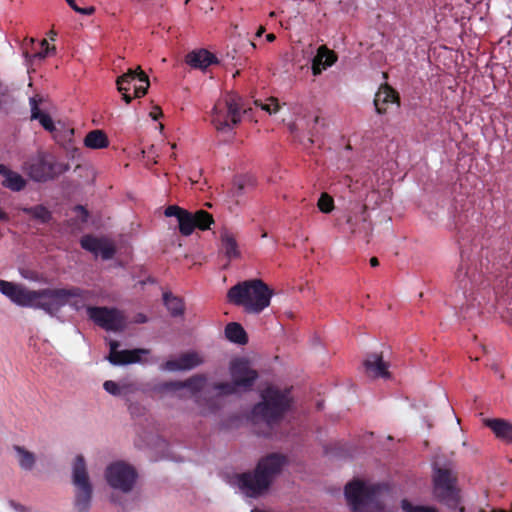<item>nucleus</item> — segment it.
<instances>
[{"mask_svg": "<svg viewBox=\"0 0 512 512\" xmlns=\"http://www.w3.org/2000/svg\"><path fill=\"white\" fill-rule=\"evenodd\" d=\"M457 478L449 469L437 468L433 476L434 495L436 499L451 510L458 509L464 512L465 508L460 506V489L456 486Z\"/></svg>", "mask_w": 512, "mask_h": 512, "instance_id": "6", "label": "nucleus"}, {"mask_svg": "<svg viewBox=\"0 0 512 512\" xmlns=\"http://www.w3.org/2000/svg\"><path fill=\"white\" fill-rule=\"evenodd\" d=\"M230 372L235 384L242 391L251 390L258 378V372L252 369L249 362L245 359L234 360L231 363Z\"/></svg>", "mask_w": 512, "mask_h": 512, "instance_id": "14", "label": "nucleus"}, {"mask_svg": "<svg viewBox=\"0 0 512 512\" xmlns=\"http://www.w3.org/2000/svg\"><path fill=\"white\" fill-rule=\"evenodd\" d=\"M317 206L321 212L330 213L334 209V200L327 193H322Z\"/></svg>", "mask_w": 512, "mask_h": 512, "instance_id": "37", "label": "nucleus"}, {"mask_svg": "<svg viewBox=\"0 0 512 512\" xmlns=\"http://www.w3.org/2000/svg\"><path fill=\"white\" fill-rule=\"evenodd\" d=\"M87 313L95 324L107 331L119 332L125 328V317L116 308L87 307Z\"/></svg>", "mask_w": 512, "mask_h": 512, "instance_id": "13", "label": "nucleus"}, {"mask_svg": "<svg viewBox=\"0 0 512 512\" xmlns=\"http://www.w3.org/2000/svg\"><path fill=\"white\" fill-rule=\"evenodd\" d=\"M14 450L18 455L19 466L24 470H31L36 462L34 453L18 445L14 446Z\"/></svg>", "mask_w": 512, "mask_h": 512, "instance_id": "29", "label": "nucleus"}, {"mask_svg": "<svg viewBox=\"0 0 512 512\" xmlns=\"http://www.w3.org/2000/svg\"><path fill=\"white\" fill-rule=\"evenodd\" d=\"M179 231L184 236H189L195 229V217L193 214L184 210L178 219Z\"/></svg>", "mask_w": 512, "mask_h": 512, "instance_id": "31", "label": "nucleus"}, {"mask_svg": "<svg viewBox=\"0 0 512 512\" xmlns=\"http://www.w3.org/2000/svg\"><path fill=\"white\" fill-rule=\"evenodd\" d=\"M40 45H41V51H39V52L35 53V55H34V56H35V57H38V58H40V59H43V58H45V57L47 56V54H48V52H49L50 47H49V43L47 42V40H46V39H43V40L41 41Z\"/></svg>", "mask_w": 512, "mask_h": 512, "instance_id": "45", "label": "nucleus"}, {"mask_svg": "<svg viewBox=\"0 0 512 512\" xmlns=\"http://www.w3.org/2000/svg\"><path fill=\"white\" fill-rule=\"evenodd\" d=\"M207 382V378L203 374H196L190 378L181 381L182 389L187 388L193 394L200 392Z\"/></svg>", "mask_w": 512, "mask_h": 512, "instance_id": "32", "label": "nucleus"}, {"mask_svg": "<svg viewBox=\"0 0 512 512\" xmlns=\"http://www.w3.org/2000/svg\"><path fill=\"white\" fill-rule=\"evenodd\" d=\"M159 392L178 391L182 389L181 381H166L156 387Z\"/></svg>", "mask_w": 512, "mask_h": 512, "instance_id": "40", "label": "nucleus"}, {"mask_svg": "<svg viewBox=\"0 0 512 512\" xmlns=\"http://www.w3.org/2000/svg\"><path fill=\"white\" fill-rule=\"evenodd\" d=\"M185 61L192 68L205 70L211 64L217 63V58L208 50L199 49L189 52Z\"/></svg>", "mask_w": 512, "mask_h": 512, "instance_id": "19", "label": "nucleus"}, {"mask_svg": "<svg viewBox=\"0 0 512 512\" xmlns=\"http://www.w3.org/2000/svg\"><path fill=\"white\" fill-rule=\"evenodd\" d=\"M163 301L172 316L177 317L184 313V304L180 298L173 296L169 292H165L163 294Z\"/></svg>", "mask_w": 512, "mask_h": 512, "instance_id": "28", "label": "nucleus"}, {"mask_svg": "<svg viewBox=\"0 0 512 512\" xmlns=\"http://www.w3.org/2000/svg\"><path fill=\"white\" fill-rule=\"evenodd\" d=\"M67 4L77 13L83 14V15H91L95 12V8L93 6H89L86 8H80L77 6L75 0H66Z\"/></svg>", "mask_w": 512, "mask_h": 512, "instance_id": "42", "label": "nucleus"}, {"mask_svg": "<svg viewBox=\"0 0 512 512\" xmlns=\"http://www.w3.org/2000/svg\"><path fill=\"white\" fill-rule=\"evenodd\" d=\"M456 278L459 281V284L462 288H467V279H470V272L469 268L464 265V263H461L460 267L458 268L456 272Z\"/></svg>", "mask_w": 512, "mask_h": 512, "instance_id": "39", "label": "nucleus"}, {"mask_svg": "<svg viewBox=\"0 0 512 512\" xmlns=\"http://www.w3.org/2000/svg\"><path fill=\"white\" fill-rule=\"evenodd\" d=\"M75 487L74 508L77 512H88L91 506L93 488L89 479L86 463L82 455L75 458L72 472Z\"/></svg>", "mask_w": 512, "mask_h": 512, "instance_id": "7", "label": "nucleus"}, {"mask_svg": "<svg viewBox=\"0 0 512 512\" xmlns=\"http://www.w3.org/2000/svg\"><path fill=\"white\" fill-rule=\"evenodd\" d=\"M150 115L154 120H157L160 116H162V111L159 107H155L154 111H152Z\"/></svg>", "mask_w": 512, "mask_h": 512, "instance_id": "46", "label": "nucleus"}, {"mask_svg": "<svg viewBox=\"0 0 512 512\" xmlns=\"http://www.w3.org/2000/svg\"><path fill=\"white\" fill-rule=\"evenodd\" d=\"M242 106L235 96L229 95L218 100L213 108L212 123L219 131L232 130L241 122Z\"/></svg>", "mask_w": 512, "mask_h": 512, "instance_id": "8", "label": "nucleus"}, {"mask_svg": "<svg viewBox=\"0 0 512 512\" xmlns=\"http://www.w3.org/2000/svg\"><path fill=\"white\" fill-rule=\"evenodd\" d=\"M0 292L19 306L41 309L40 305L44 302L45 288L29 290L22 285L0 280Z\"/></svg>", "mask_w": 512, "mask_h": 512, "instance_id": "9", "label": "nucleus"}, {"mask_svg": "<svg viewBox=\"0 0 512 512\" xmlns=\"http://www.w3.org/2000/svg\"><path fill=\"white\" fill-rule=\"evenodd\" d=\"M472 277H475V274L470 275V279H467V282L472 281Z\"/></svg>", "mask_w": 512, "mask_h": 512, "instance_id": "54", "label": "nucleus"}, {"mask_svg": "<svg viewBox=\"0 0 512 512\" xmlns=\"http://www.w3.org/2000/svg\"><path fill=\"white\" fill-rule=\"evenodd\" d=\"M380 489V485H368L361 480H353L345 486V497L352 511H371L380 508Z\"/></svg>", "mask_w": 512, "mask_h": 512, "instance_id": "5", "label": "nucleus"}, {"mask_svg": "<svg viewBox=\"0 0 512 512\" xmlns=\"http://www.w3.org/2000/svg\"><path fill=\"white\" fill-rule=\"evenodd\" d=\"M364 367L368 376L372 378H389V364L383 360L382 353H371L364 360Z\"/></svg>", "mask_w": 512, "mask_h": 512, "instance_id": "17", "label": "nucleus"}, {"mask_svg": "<svg viewBox=\"0 0 512 512\" xmlns=\"http://www.w3.org/2000/svg\"><path fill=\"white\" fill-rule=\"evenodd\" d=\"M401 507L404 512H438V510L431 506L413 505L407 499L402 500Z\"/></svg>", "mask_w": 512, "mask_h": 512, "instance_id": "36", "label": "nucleus"}, {"mask_svg": "<svg viewBox=\"0 0 512 512\" xmlns=\"http://www.w3.org/2000/svg\"><path fill=\"white\" fill-rule=\"evenodd\" d=\"M204 362L201 355L197 352L182 353L177 359H170L164 362L160 369L163 371H188L192 370Z\"/></svg>", "mask_w": 512, "mask_h": 512, "instance_id": "16", "label": "nucleus"}, {"mask_svg": "<svg viewBox=\"0 0 512 512\" xmlns=\"http://www.w3.org/2000/svg\"><path fill=\"white\" fill-rule=\"evenodd\" d=\"M22 211L43 224L48 223L52 219L51 212L41 204L33 207H24Z\"/></svg>", "mask_w": 512, "mask_h": 512, "instance_id": "27", "label": "nucleus"}, {"mask_svg": "<svg viewBox=\"0 0 512 512\" xmlns=\"http://www.w3.org/2000/svg\"><path fill=\"white\" fill-rule=\"evenodd\" d=\"M336 60L337 56L335 52L329 50L326 46L319 47L317 55L314 57L312 62L313 75H320L323 70L332 66Z\"/></svg>", "mask_w": 512, "mask_h": 512, "instance_id": "20", "label": "nucleus"}, {"mask_svg": "<svg viewBox=\"0 0 512 512\" xmlns=\"http://www.w3.org/2000/svg\"><path fill=\"white\" fill-rule=\"evenodd\" d=\"M101 242V240L91 235H85L80 240V244L83 249L95 254L99 253Z\"/></svg>", "mask_w": 512, "mask_h": 512, "instance_id": "35", "label": "nucleus"}, {"mask_svg": "<svg viewBox=\"0 0 512 512\" xmlns=\"http://www.w3.org/2000/svg\"><path fill=\"white\" fill-rule=\"evenodd\" d=\"M492 369H493L496 373H499V372H500L498 365H493V366H492Z\"/></svg>", "mask_w": 512, "mask_h": 512, "instance_id": "53", "label": "nucleus"}, {"mask_svg": "<svg viewBox=\"0 0 512 512\" xmlns=\"http://www.w3.org/2000/svg\"><path fill=\"white\" fill-rule=\"evenodd\" d=\"M221 242L226 257H228L229 259H234L240 256L237 241L231 233L224 232L221 235Z\"/></svg>", "mask_w": 512, "mask_h": 512, "instance_id": "26", "label": "nucleus"}, {"mask_svg": "<svg viewBox=\"0 0 512 512\" xmlns=\"http://www.w3.org/2000/svg\"><path fill=\"white\" fill-rule=\"evenodd\" d=\"M250 45L252 46V48H255V44L253 42H250Z\"/></svg>", "mask_w": 512, "mask_h": 512, "instance_id": "56", "label": "nucleus"}, {"mask_svg": "<svg viewBox=\"0 0 512 512\" xmlns=\"http://www.w3.org/2000/svg\"><path fill=\"white\" fill-rule=\"evenodd\" d=\"M370 265H371L372 267H377V266L379 265V260H378V258H377V257H372V258L370 259Z\"/></svg>", "mask_w": 512, "mask_h": 512, "instance_id": "49", "label": "nucleus"}, {"mask_svg": "<svg viewBox=\"0 0 512 512\" xmlns=\"http://www.w3.org/2000/svg\"><path fill=\"white\" fill-rule=\"evenodd\" d=\"M225 336L229 341L239 345H245L248 342L246 331L236 322H231L226 325Z\"/></svg>", "mask_w": 512, "mask_h": 512, "instance_id": "24", "label": "nucleus"}, {"mask_svg": "<svg viewBox=\"0 0 512 512\" xmlns=\"http://www.w3.org/2000/svg\"><path fill=\"white\" fill-rule=\"evenodd\" d=\"M269 16H270V17H274V16H275V12H271V13L269 14Z\"/></svg>", "mask_w": 512, "mask_h": 512, "instance_id": "55", "label": "nucleus"}, {"mask_svg": "<svg viewBox=\"0 0 512 512\" xmlns=\"http://www.w3.org/2000/svg\"><path fill=\"white\" fill-rule=\"evenodd\" d=\"M31 102H32L31 118L38 120L45 130L53 131L55 127H54V123H53V120L50 117V115L42 112L38 108L35 100L32 99Z\"/></svg>", "mask_w": 512, "mask_h": 512, "instance_id": "30", "label": "nucleus"}, {"mask_svg": "<svg viewBox=\"0 0 512 512\" xmlns=\"http://www.w3.org/2000/svg\"><path fill=\"white\" fill-rule=\"evenodd\" d=\"M389 104H397L399 106V95L389 85H382L374 98L375 109L378 114H384Z\"/></svg>", "mask_w": 512, "mask_h": 512, "instance_id": "18", "label": "nucleus"}, {"mask_svg": "<svg viewBox=\"0 0 512 512\" xmlns=\"http://www.w3.org/2000/svg\"><path fill=\"white\" fill-rule=\"evenodd\" d=\"M293 405L290 389L268 386L261 392V401L252 408L255 422H263L269 428L279 424Z\"/></svg>", "mask_w": 512, "mask_h": 512, "instance_id": "2", "label": "nucleus"}, {"mask_svg": "<svg viewBox=\"0 0 512 512\" xmlns=\"http://www.w3.org/2000/svg\"><path fill=\"white\" fill-rule=\"evenodd\" d=\"M213 389L217 392L220 396H227L237 393L239 390H241L237 384H235L234 380L232 379L231 382H218L213 385Z\"/></svg>", "mask_w": 512, "mask_h": 512, "instance_id": "34", "label": "nucleus"}, {"mask_svg": "<svg viewBox=\"0 0 512 512\" xmlns=\"http://www.w3.org/2000/svg\"><path fill=\"white\" fill-rule=\"evenodd\" d=\"M255 104L260 106L262 110L268 112L269 114L276 113L280 108L278 100L273 97L269 98L267 103H262L260 100H256Z\"/></svg>", "mask_w": 512, "mask_h": 512, "instance_id": "38", "label": "nucleus"}, {"mask_svg": "<svg viewBox=\"0 0 512 512\" xmlns=\"http://www.w3.org/2000/svg\"><path fill=\"white\" fill-rule=\"evenodd\" d=\"M105 477L112 488L128 493L135 485L137 472L133 466L117 461L106 468Z\"/></svg>", "mask_w": 512, "mask_h": 512, "instance_id": "11", "label": "nucleus"}, {"mask_svg": "<svg viewBox=\"0 0 512 512\" xmlns=\"http://www.w3.org/2000/svg\"><path fill=\"white\" fill-rule=\"evenodd\" d=\"M193 217H195V228L200 230L209 229L211 224L214 223L212 215L205 210L197 211L193 214Z\"/></svg>", "mask_w": 512, "mask_h": 512, "instance_id": "33", "label": "nucleus"}, {"mask_svg": "<svg viewBox=\"0 0 512 512\" xmlns=\"http://www.w3.org/2000/svg\"><path fill=\"white\" fill-rule=\"evenodd\" d=\"M133 81H138L139 85L134 86V97L141 98L146 95L149 88V78L142 71L141 67H137L136 70L129 69L126 73L117 78L116 84L118 91L122 94L123 100L128 104L132 100V96L128 93L130 85Z\"/></svg>", "mask_w": 512, "mask_h": 512, "instance_id": "12", "label": "nucleus"}, {"mask_svg": "<svg viewBox=\"0 0 512 512\" xmlns=\"http://www.w3.org/2000/svg\"><path fill=\"white\" fill-rule=\"evenodd\" d=\"M352 233L368 234L371 231V223L368 221L366 206H363L358 213L347 219Z\"/></svg>", "mask_w": 512, "mask_h": 512, "instance_id": "23", "label": "nucleus"}, {"mask_svg": "<svg viewBox=\"0 0 512 512\" xmlns=\"http://www.w3.org/2000/svg\"><path fill=\"white\" fill-rule=\"evenodd\" d=\"M484 424L492 430L498 439L506 443H512V423L505 419L494 418L484 419Z\"/></svg>", "mask_w": 512, "mask_h": 512, "instance_id": "21", "label": "nucleus"}, {"mask_svg": "<svg viewBox=\"0 0 512 512\" xmlns=\"http://www.w3.org/2000/svg\"><path fill=\"white\" fill-rule=\"evenodd\" d=\"M91 297V291L76 286L70 288H45L44 302L40 306L47 314L55 316L65 305H69L76 311L87 308V302Z\"/></svg>", "mask_w": 512, "mask_h": 512, "instance_id": "4", "label": "nucleus"}, {"mask_svg": "<svg viewBox=\"0 0 512 512\" xmlns=\"http://www.w3.org/2000/svg\"><path fill=\"white\" fill-rule=\"evenodd\" d=\"M99 253L101 254L103 259H110L113 257L115 249L112 246L106 245L103 242H101V248L99 250Z\"/></svg>", "mask_w": 512, "mask_h": 512, "instance_id": "44", "label": "nucleus"}, {"mask_svg": "<svg viewBox=\"0 0 512 512\" xmlns=\"http://www.w3.org/2000/svg\"><path fill=\"white\" fill-rule=\"evenodd\" d=\"M273 290L261 279L239 282L227 292V299L233 305L243 307L249 314H260L270 305Z\"/></svg>", "mask_w": 512, "mask_h": 512, "instance_id": "3", "label": "nucleus"}, {"mask_svg": "<svg viewBox=\"0 0 512 512\" xmlns=\"http://www.w3.org/2000/svg\"><path fill=\"white\" fill-rule=\"evenodd\" d=\"M275 39H276V36L273 33H269V34L266 35V40L268 42H273Z\"/></svg>", "mask_w": 512, "mask_h": 512, "instance_id": "50", "label": "nucleus"}, {"mask_svg": "<svg viewBox=\"0 0 512 512\" xmlns=\"http://www.w3.org/2000/svg\"><path fill=\"white\" fill-rule=\"evenodd\" d=\"M103 387L111 395L120 396L123 394L124 387H121L118 383L112 380L105 381Z\"/></svg>", "mask_w": 512, "mask_h": 512, "instance_id": "41", "label": "nucleus"}, {"mask_svg": "<svg viewBox=\"0 0 512 512\" xmlns=\"http://www.w3.org/2000/svg\"><path fill=\"white\" fill-rule=\"evenodd\" d=\"M139 317L140 318H139L138 322H145L146 321V317L145 316L139 315Z\"/></svg>", "mask_w": 512, "mask_h": 512, "instance_id": "52", "label": "nucleus"}, {"mask_svg": "<svg viewBox=\"0 0 512 512\" xmlns=\"http://www.w3.org/2000/svg\"><path fill=\"white\" fill-rule=\"evenodd\" d=\"M9 217L7 215V213H5L1 208H0V221H8Z\"/></svg>", "mask_w": 512, "mask_h": 512, "instance_id": "48", "label": "nucleus"}, {"mask_svg": "<svg viewBox=\"0 0 512 512\" xmlns=\"http://www.w3.org/2000/svg\"><path fill=\"white\" fill-rule=\"evenodd\" d=\"M84 144L91 149H102L109 145L106 133L102 130H92L84 138Z\"/></svg>", "mask_w": 512, "mask_h": 512, "instance_id": "25", "label": "nucleus"}, {"mask_svg": "<svg viewBox=\"0 0 512 512\" xmlns=\"http://www.w3.org/2000/svg\"><path fill=\"white\" fill-rule=\"evenodd\" d=\"M110 352L108 360L113 365H126L138 363L141 361V355L148 354L149 350L143 348H136L132 350H118L119 342L112 340L109 343Z\"/></svg>", "mask_w": 512, "mask_h": 512, "instance_id": "15", "label": "nucleus"}, {"mask_svg": "<svg viewBox=\"0 0 512 512\" xmlns=\"http://www.w3.org/2000/svg\"><path fill=\"white\" fill-rule=\"evenodd\" d=\"M185 209L183 208H180L179 206H176V205H170L168 206L166 209H165V215L167 217H176L177 220L179 219L180 215L184 212Z\"/></svg>", "mask_w": 512, "mask_h": 512, "instance_id": "43", "label": "nucleus"}, {"mask_svg": "<svg viewBox=\"0 0 512 512\" xmlns=\"http://www.w3.org/2000/svg\"><path fill=\"white\" fill-rule=\"evenodd\" d=\"M264 32H265V28L263 26H260L258 31L256 32V36L261 37Z\"/></svg>", "mask_w": 512, "mask_h": 512, "instance_id": "51", "label": "nucleus"}, {"mask_svg": "<svg viewBox=\"0 0 512 512\" xmlns=\"http://www.w3.org/2000/svg\"><path fill=\"white\" fill-rule=\"evenodd\" d=\"M77 210H79L82 215H83V220L86 221L87 217H88V211L83 207V206H77L76 207Z\"/></svg>", "mask_w": 512, "mask_h": 512, "instance_id": "47", "label": "nucleus"}, {"mask_svg": "<svg viewBox=\"0 0 512 512\" xmlns=\"http://www.w3.org/2000/svg\"><path fill=\"white\" fill-rule=\"evenodd\" d=\"M69 168L68 163L57 162L45 155H39L31 162L25 164L27 174L36 182H46L54 179L67 172Z\"/></svg>", "mask_w": 512, "mask_h": 512, "instance_id": "10", "label": "nucleus"}, {"mask_svg": "<svg viewBox=\"0 0 512 512\" xmlns=\"http://www.w3.org/2000/svg\"><path fill=\"white\" fill-rule=\"evenodd\" d=\"M318 119H319L318 117H315V119H314L315 123L318 122Z\"/></svg>", "mask_w": 512, "mask_h": 512, "instance_id": "57", "label": "nucleus"}, {"mask_svg": "<svg viewBox=\"0 0 512 512\" xmlns=\"http://www.w3.org/2000/svg\"><path fill=\"white\" fill-rule=\"evenodd\" d=\"M286 463V456L270 453L259 459L253 471L234 474L230 483L246 497L257 499L267 493Z\"/></svg>", "mask_w": 512, "mask_h": 512, "instance_id": "1", "label": "nucleus"}, {"mask_svg": "<svg viewBox=\"0 0 512 512\" xmlns=\"http://www.w3.org/2000/svg\"><path fill=\"white\" fill-rule=\"evenodd\" d=\"M0 175L4 177L2 185L11 191L19 192L26 186V180L19 173L10 170L4 164H0Z\"/></svg>", "mask_w": 512, "mask_h": 512, "instance_id": "22", "label": "nucleus"}]
</instances>
